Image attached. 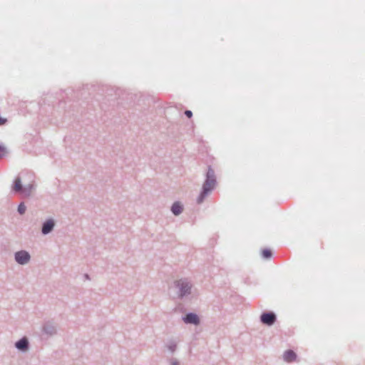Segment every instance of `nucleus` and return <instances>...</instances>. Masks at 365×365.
<instances>
[{"mask_svg": "<svg viewBox=\"0 0 365 365\" xmlns=\"http://www.w3.org/2000/svg\"><path fill=\"white\" fill-rule=\"evenodd\" d=\"M215 185V179H207L202 187V192L197 198V203H201L205 197L214 188Z\"/></svg>", "mask_w": 365, "mask_h": 365, "instance_id": "f257e3e1", "label": "nucleus"}, {"mask_svg": "<svg viewBox=\"0 0 365 365\" xmlns=\"http://www.w3.org/2000/svg\"><path fill=\"white\" fill-rule=\"evenodd\" d=\"M33 188L32 185H29L27 187L23 188L22 184L20 178H16L15 180L13 189L16 192H21L22 195L24 196H29L31 192V190Z\"/></svg>", "mask_w": 365, "mask_h": 365, "instance_id": "f03ea898", "label": "nucleus"}, {"mask_svg": "<svg viewBox=\"0 0 365 365\" xmlns=\"http://www.w3.org/2000/svg\"><path fill=\"white\" fill-rule=\"evenodd\" d=\"M15 259L18 263L24 264L29 261L30 255L27 252L20 251L16 253Z\"/></svg>", "mask_w": 365, "mask_h": 365, "instance_id": "7ed1b4c3", "label": "nucleus"}, {"mask_svg": "<svg viewBox=\"0 0 365 365\" xmlns=\"http://www.w3.org/2000/svg\"><path fill=\"white\" fill-rule=\"evenodd\" d=\"M178 287H180V296L182 297L187 293H190V286L189 284L183 280H180L176 282Z\"/></svg>", "mask_w": 365, "mask_h": 365, "instance_id": "20e7f679", "label": "nucleus"}, {"mask_svg": "<svg viewBox=\"0 0 365 365\" xmlns=\"http://www.w3.org/2000/svg\"><path fill=\"white\" fill-rule=\"evenodd\" d=\"M276 317L273 313H264L261 316V321L262 323L272 325L274 323Z\"/></svg>", "mask_w": 365, "mask_h": 365, "instance_id": "39448f33", "label": "nucleus"}, {"mask_svg": "<svg viewBox=\"0 0 365 365\" xmlns=\"http://www.w3.org/2000/svg\"><path fill=\"white\" fill-rule=\"evenodd\" d=\"M184 322L187 324H197L199 323V318L195 314H188L184 318Z\"/></svg>", "mask_w": 365, "mask_h": 365, "instance_id": "423d86ee", "label": "nucleus"}, {"mask_svg": "<svg viewBox=\"0 0 365 365\" xmlns=\"http://www.w3.org/2000/svg\"><path fill=\"white\" fill-rule=\"evenodd\" d=\"M296 358V354L292 350L286 351L284 354V359L287 362H292L294 361Z\"/></svg>", "mask_w": 365, "mask_h": 365, "instance_id": "0eeeda50", "label": "nucleus"}, {"mask_svg": "<svg viewBox=\"0 0 365 365\" xmlns=\"http://www.w3.org/2000/svg\"><path fill=\"white\" fill-rule=\"evenodd\" d=\"M53 226H54V223H53V220H49L46 221L43 225L42 232L43 234H48V232H50L51 231Z\"/></svg>", "mask_w": 365, "mask_h": 365, "instance_id": "6e6552de", "label": "nucleus"}, {"mask_svg": "<svg viewBox=\"0 0 365 365\" xmlns=\"http://www.w3.org/2000/svg\"><path fill=\"white\" fill-rule=\"evenodd\" d=\"M27 346H28V341L26 339H21V340H19V341L16 342V346L19 349H21V350H24L27 348Z\"/></svg>", "mask_w": 365, "mask_h": 365, "instance_id": "1a4fd4ad", "label": "nucleus"}, {"mask_svg": "<svg viewBox=\"0 0 365 365\" xmlns=\"http://www.w3.org/2000/svg\"><path fill=\"white\" fill-rule=\"evenodd\" d=\"M182 211V207L179 202H175L172 206V212L175 215H179Z\"/></svg>", "mask_w": 365, "mask_h": 365, "instance_id": "9d476101", "label": "nucleus"}, {"mask_svg": "<svg viewBox=\"0 0 365 365\" xmlns=\"http://www.w3.org/2000/svg\"><path fill=\"white\" fill-rule=\"evenodd\" d=\"M262 255L263 257L269 258L271 257L272 252L269 250L265 249L262 251Z\"/></svg>", "mask_w": 365, "mask_h": 365, "instance_id": "9b49d317", "label": "nucleus"}, {"mask_svg": "<svg viewBox=\"0 0 365 365\" xmlns=\"http://www.w3.org/2000/svg\"><path fill=\"white\" fill-rule=\"evenodd\" d=\"M18 211L20 214H24L26 211V206L24 203H21L18 207Z\"/></svg>", "mask_w": 365, "mask_h": 365, "instance_id": "f8f14e48", "label": "nucleus"}, {"mask_svg": "<svg viewBox=\"0 0 365 365\" xmlns=\"http://www.w3.org/2000/svg\"><path fill=\"white\" fill-rule=\"evenodd\" d=\"M207 179H215L214 178V170L211 168L208 169V171L207 173Z\"/></svg>", "mask_w": 365, "mask_h": 365, "instance_id": "ddd939ff", "label": "nucleus"}, {"mask_svg": "<svg viewBox=\"0 0 365 365\" xmlns=\"http://www.w3.org/2000/svg\"><path fill=\"white\" fill-rule=\"evenodd\" d=\"M6 153V150L4 146L0 145V158L4 156Z\"/></svg>", "mask_w": 365, "mask_h": 365, "instance_id": "4468645a", "label": "nucleus"}, {"mask_svg": "<svg viewBox=\"0 0 365 365\" xmlns=\"http://www.w3.org/2000/svg\"><path fill=\"white\" fill-rule=\"evenodd\" d=\"M7 122V119L0 117V125H4Z\"/></svg>", "mask_w": 365, "mask_h": 365, "instance_id": "2eb2a0df", "label": "nucleus"}, {"mask_svg": "<svg viewBox=\"0 0 365 365\" xmlns=\"http://www.w3.org/2000/svg\"><path fill=\"white\" fill-rule=\"evenodd\" d=\"M185 114L189 118H190L192 116V112L190 110H186L185 112Z\"/></svg>", "mask_w": 365, "mask_h": 365, "instance_id": "dca6fc26", "label": "nucleus"}]
</instances>
